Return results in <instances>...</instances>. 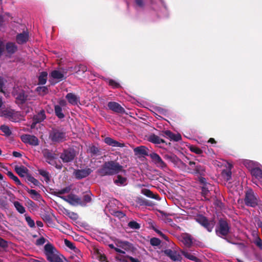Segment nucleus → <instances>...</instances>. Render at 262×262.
<instances>
[{
  "label": "nucleus",
  "mask_w": 262,
  "mask_h": 262,
  "mask_svg": "<svg viewBox=\"0 0 262 262\" xmlns=\"http://www.w3.org/2000/svg\"><path fill=\"white\" fill-rule=\"evenodd\" d=\"M120 172L126 173V171L123 169L122 166L113 161L105 162L102 168L98 170V173L101 176L114 175Z\"/></svg>",
  "instance_id": "f257e3e1"
},
{
  "label": "nucleus",
  "mask_w": 262,
  "mask_h": 262,
  "mask_svg": "<svg viewBox=\"0 0 262 262\" xmlns=\"http://www.w3.org/2000/svg\"><path fill=\"white\" fill-rule=\"evenodd\" d=\"M44 252L50 262H62L58 252L52 244H46L44 247Z\"/></svg>",
  "instance_id": "f03ea898"
},
{
  "label": "nucleus",
  "mask_w": 262,
  "mask_h": 262,
  "mask_svg": "<svg viewBox=\"0 0 262 262\" xmlns=\"http://www.w3.org/2000/svg\"><path fill=\"white\" fill-rule=\"evenodd\" d=\"M115 245L116 246L115 251L120 254H124L126 251L133 249V245L127 241L117 239L115 241Z\"/></svg>",
  "instance_id": "7ed1b4c3"
},
{
  "label": "nucleus",
  "mask_w": 262,
  "mask_h": 262,
  "mask_svg": "<svg viewBox=\"0 0 262 262\" xmlns=\"http://www.w3.org/2000/svg\"><path fill=\"white\" fill-rule=\"evenodd\" d=\"M1 116H4L13 122H17L23 120V116L20 113L12 110L6 109L0 113Z\"/></svg>",
  "instance_id": "20e7f679"
},
{
  "label": "nucleus",
  "mask_w": 262,
  "mask_h": 262,
  "mask_svg": "<svg viewBox=\"0 0 262 262\" xmlns=\"http://www.w3.org/2000/svg\"><path fill=\"white\" fill-rule=\"evenodd\" d=\"M245 202L246 205L252 207L257 205L258 199L252 189H249L246 191Z\"/></svg>",
  "instance_id": "39448f33"
},
{
  "label": "nucleus",
  "mask_w": 262,
  "mask_h": 262,
  "mask_svg": "<svg viewBox=\"0 0 262 262\" xmlns=\"http://www.w3.org/2000/svg\"><path fill=\"white\" fill-rule=\"evenodd\" d=\"M250 173L252 177V181L254 183H259L262 185V165L259 164V166L256 167L253 169Z\"/></svg>",
  "instance_id": "423d86ee"
},
{
  "label": "nucleus",
  "mask_w": 262,
  "mask_h": 262,
  "mask_svg": "<svg viewBox=\"0 0 262 262\" xmlns=\"http://www.w3.org/2000/svg\"><path fill=\"white\" fill-rule=\"evenodd\" d=\"M151 162L158 167L164 169L166 167V164L163 161L159 155L155 152H151L149 155Z\"/></svg>",
  "instance_id": "0eeeda50"
},
{
  "label": "nucleus",
  "mask_w": 262,
  "mask_h": 262,
  "mask_svg": "<svg viewBox=\"0 0 262 262\" xmlns=\"http://www.w3.org/2000/svg\"><path fill=\"white\" fill-rule=\"evenodd\" d=\"M216 232L219 236L227 235L229 232V227L228 223L225 221H220L219 226L217 229L216 230Z\"/></svg>",
  "instance_id": "6e6552de"
},
{
  "label": "nucleus",
  "mask_w": 262,
  "mask_h": 262,
  "mask_svg": "<svg viewBox=\"0 0 262 262\" xmlns=\"http://www.w3.org/2000/svg\"><path fill=\"white\" fill-rule=\"evenodd\" d=\"M196 220L199 224L204 226L209 232L212 231L215 225L214 221H208L205 217L203 216H198L196 219Z\"/></svg>",
  "instance_id": "1a4fd4ad"
},
{
  "label": "nucleus",
  "mask_w": 262,
  "mask_h": 262,
  "mask_svg": "<svg viewBox=\"0 0 262 262\" xmlns=\"http://www.w3.org/2000/svg\"><path fill=\"white\" fill-rule=\"evenodd\" d=\"M65 201L68 202L73 205H82L80 199L77 195L73 194H70L68 196H62L60 197Z\"/></svg>",
  "instance_id": "9d476101"
},
{
  "label": "nucleus",
  "mask_w": 262,
  "mask_h": 262,
  "mask_svg": "<svg viewBox=\"0 0 262 262\" xmlns=\"http://www.w3.org/2000/svg\"><path fill=\"white\" fill-rule=\"evenodd\" d=\"M50 139L54 142H61L66 138L65 133L58 130H53L50 134Z\"/></svg>",
  "instance_id": "9b49d317"
},
{
  "label": "nucleus",
  "mask_w": 262,
  "mask_h": 262,
  "mask_svg": "<svg viewBox=\"0 0 262 262\" xmlns=\"http://www.w3.org/2000/svg\"><path fill=\"white\" fill-rule=\"evenodd\" d=\"M21 139L24 143L33 146H36L38 144V140L34 136L30 135H23L21 136Z\"/></svg>",
  "instance_id": "f8f14e48"
},
{
  "label": "nucleus",
  "mask_w": 262,
  "mask_h": 262,
  "mask_svg": "<svg viewBox=\"0 0 262 262\" xmlns=\"http://www.w3.org/2000/svg\"><path fill=\"white\" fill-rule=\"evenodd\" d=\"M92 171L89 168L78 169L74 171V174L77 179H82L88 176Z\"/></svg>",
  "instance_id": "ddd939ff"
},
{
  "label": "nucleus",
  "mask_w": 262,
  "mask_h": 262,
  "mask_svg": "<svg viewBox=\"0 0 262 262\" xmlns=\"http://www.w3.org/2000/svg\"><path fill=\"white\" fill-rule=\"evenodd\" d=\"M241 163L243 164L249 171L250 172L253 169H254L257 166H259V163L250 160L244 159L241 161Z\"/></svg>",
  "instance_id": "4468645a"
},
{
  "label": "nucleus",
  "mask_w": 262,
  "mask_h": 262,
  "mask_svg": "<svg viewBox=\"0 0 262 262\" xmlns=\"http://www.w3.org/2000/svg\"><path fill=\"white\" fill-rule=\"evenodd\" d=\"M164 253L173 261H180L182 259L181 255L175 251L167 249Z\"/></svg>",
  "instance_id": "2eb2a0df"
},
{
  "label": "nucleus",
  "mask_w": 262,
  "mask_h": 262,
  "mask_svg": "<svg viewBox=\"0 0 262 262\" xmlns=\"http://www.w3.org/2000/svg\"><path fill=\"white\" fill-rule=\"evenodd\" d=\"M13 93L17 101H19L20 103H23L26 100L29 99L28 95L24 91H21L19 93H16L15 90H14Z\"/></svg>",
  "instance_id": "dca6fc26"
},
{
  "label": "nucleus",
  "mask_w": 262,
  "mask_h": 262,
  "mask_svg": "<svg viewBox=\"0 0 262 262\" xmlns=\"http://www.w3.org/2000/svg\"><path fill=\"white\" fill-rule=\"evenodd\" d=\"M29 36V33L27 31H24L16 36V41L18 44L25 43L28 40Z\"/></svg>",
  "instance_id": "f3484780"
},
{
  "label": "nucleus",
  "mask_w": 262,
  "mask_h": 262,
  "mask_svg": "<svg viewBox=\"0 0 262 262\" xmlns=\"http://www.w3.org/2000/svg\"><path fill=\"white\" fill-rule=\"evenodd\" d=\"M75 154L73 151L66 150L61 154L60 158L63 162H69L73 160Z\"/></svg>",
  "instance_id": "a211bd4d"
},
{
  "label": "nucleus",
  "mask_w": 262,
  "mask_h": 262,
  "mask_svg": "<svg viewBox=\"0 0 262 262\" xmlns=\"http://www.w3.org/2000/svg\"><path fill=\"white\" fill-rule=\"evenodd\" d=\"M108 108L117 113H123L124 112V108L118 103L115 102H110L107 105Z\"/></svg>",
  "instance_id": "6ab92c4d"
},
{
  "label": "nucleus",
  "mask_w": 262,
  "mask_h": 262,
  "mask_svg": "<svg viewBox=\"0 0 262 262\" xmlns=\"http://www.w3.org/2000/svg\"><path fill=\"white\" fill-rule=\"evenodd\" d=\"M134 151L136 155L142 156H149L148 149L145 146H140L134 148Z\"/></svg>",
  "instance_id": "aec40b11"
},
{
  "label": "nucleus",
  "mask_w": 262,
  "mask_h": 262,
  "mask_svg": "<svg viewBox=\"0 0 262 262\" xmlns=\"http://www.w3.org/2000/svg\"><path fill=\"white\" fill-rule=\"evenodd\" d=\"M52 78L55 80L56 82L60 81L64 78V75L62 71L59 70H54L51 73Z\"/></svg>",
  "instance_id": "412c9836"
},
{
  "label": "nucleus",
  "mask_w": 262,
  "mask_h": 262,
  "mask_svg": "<svg viewBox=\"0 0 262 262\" xmlns=\"http://www.w3.org/2000/svg\"><path fill=\"white\" fill-rule=\"evenodd\" d=\"M232 165L230 163H227V167L228 169L223 170L222 172V177L226 181H229L231 178V169L232 168Z\"/></svg>",
  "instance_id": "4be33fe9"
},
{
  "label": "nucleus",
  "mask_w": 262,
  "mask_h": 262,
  "mask_svg": "<svg viewBox=\"0 0 262 262\" xmlns=\"http://www.w3.org/2000/svg\"><path fill=\"white\" fill-rule=\"evenodd\" d=\"M45 119V115L44 112H40L37 115L34 116L33 122L31 125V128H33L35 127L36 124L39 123L43 121Z\"/></svg>",
  "instance_id": "5701e85b"
},
{
  "label": "nucleus",
  "mask_w": 262,
  "mask_h": 262,
  "mask_svg": "<svg viewBox=\"0 0 262 262\" xmlns=\"http://www.w3.org/2000/svg\"><path fill=\"white\" fill-rule=\"evenodd\" d=\"M163 135L165 137L169 138L170 140L176 141H179L181 139V136L180 134H174L169 130H165L163 132Z\"/></svg>",
  "instance_id": "b1692460"
},
{
  "label": "nucleus",
  "mask_w": 262,
  "mask_h": 262,
  "mask_svg": "<svg viewBox=\"0 0 262 262\" xmlns=\"http://www.w3.org/2000/svg\"><path fill=\"white\" fill-rule=\"evenodd\" d=\"M104 142L107 145L113 147H123L124 144L118 142V141L113 139L110 137H106L104 139Z\"/></svg>",
  "instance_id": "393cba45"
},
{
  "label": "nucleus",
  "mask_w": 262,
  "mask_h": 262,
  "mask_svg": "<svg viewBox=\"0 0 262 262\" xmlns=\"http://www.w3.org/2000/svg\"><path fill=\"white\" fill-rule=\"evenodd\" d=\"M114 183L118 186H123L127 185V179L125 177L118 175L114 180Z\"/></svg>",
  "instance_id": "a878e982"
},
{
  "label": "nucleus",
  "mask_w": 262,
  "mask_h": 262,
  "mask_svg": "<svg viewBox=\"0 0 262 262\" xmlns=\"http://www.w3.org/2000/svg\"><path fill=\"white\" fill-rule=\"evenodd\" d=\"M15 170L17 173L21 177H25L28 173V169L24 166H16Z\"/></svg>",
  "instance_id": "bb28decb"
},
{
  "label": "nucleus",
  "mask_w": 262,
  "mask_h": 262,
  "mask_svg": "<svg viewBox=\"0 0 262 262\" xmlns=\"http://www.w3.org/2000/svg\"><path fill=\"white\" fill-rule=\"evenodd\" d=\"M66 98L69 102L73 105L77 104L79 100L78 98L72 93L68 94L66 96Z\"/></svg>",
  "instance_id": "cd10ccee"
},
{
  "label": "nucleus",
  "mask_w": 262,
  "mask_h": 262,
  "mask_svg": "<svg viewBox=\"0 0 262 262\" xmlns=\"http://www.w3.org/2000/svg\"><path fill=\"white\" fill-rule=\"evenodd\" d=\"M17 47L14 43L8 42L6 45V49L8 54H11L15 53L17 50Z\"/></svg>",
  "instance_id": "c85d7f7f"
},
{
  "label": "nucleus",
  "mask_w": 262,
  "mask_h": 262,
  "mask_svg": "<svg viewBox=\"0 0 262 262\" xmlns=\"http://www.w3.org/2000/svg\"><path fill=\"white\" fill-rule=\"evenodd\" d=\"M181 241L187 247H189L192 243L190 236L186 234L182 236Z\"/></svg>",
  "instance_id": "c756f323"
},
{
  "label": "nucleus",
  "mask_w": 262,
  "mask_h": 262,
  "mask_svg": "<svg viewBox=\"0 0 262 262\" xmlns=\"http://www.w3.org/2000/svg\"><path fill=\"white\" fill-rule=\"evenodd\" d=\"M189 166L191 168V170L189 171V172L200 173L203 171V169L200 166L195 165V163L193 162H190Z\"/></svg>",
  "instance_id": "7c9ffc66"
},
{
  "label": "nucleus",
  "mask_w": 262,
  "mask_h": 262,
  "mask_svg": "<svg viewBox=\"0 0 262 262\" xmlns=\"http://www.w3.org/2000/svg\"><path fill=\"white\" fill-rule=\"evenodd\" d=\"M148 140L155 144H160L164 142L163 140L155 135H150L148 138Z\"/></svg>",
  "instance_id": "2f4dec72"
},
{
  "label": "nucleus",
  "mask_w": 262,
  "mask_h": 262,
  "mask_svg": "<svg viewBox=\"0 0 262 262\" xmlns=\"http://www.w3.org/2000/svg\"><path fill=\"white\" fill-rule=\"evenodd\" d=\"M27 191L30 194L31 197L35 200H38L40 198V194L34 189H29V188L26 189Z\"/></svg>",
  "instance_id": "473e14b6"
},
{
  "label": "nucleus",
  "mask_w": 262,
  "mask_h": 262,
  "mask_svg": "<svg viewBox=\"0 0 262 262\" xmlns=\"http://www.w3.org/2000/svg\"><path fill=\"white\" fill-rule=\"evenodd\" d=\"M64 244L66 246L71 250H73L75 253H78L79 252V250L76 248L74 244L68 241V239H64Z\"/></svg>",
  "instance_id": "72a5a7b5"
},
{
  "label": "nucleus",
  "mask_w": 262,
  "mask_h": 262,
  "mask_svg": "<svg viewBox=\"0 0 262 262\" xmlns=\"http://www.w3.org/2000/svg\"><path fill=\"white\" fill-rule=\"evenodd\" d=\"M13 204L18 212L21 214L25 213V209L19 202L15 201L14 202Z\"/></svg>",
  "instance_id": "f704fd0d"
},
{
  "label": "nucleus",
  "mask_w": 262,
  "mask_h": 262,
  "mask_svg": "<svg viewBox=\"0 0 262 262\" xmlns=\"http://www.w3.org/2000/svg\"><path fill=\"white\" fill-rule=\"evenodd\" d=\"M181 252L183 254V255L187 258L190 260L197 261L198 258L191 253L185 251H182Z\"/></svg>",
  "instance_id": "c9c22d12"
},
{
  "label": "nucleus",
  "mask_w": 262,
  "mask_h": 262,
  "mask_svg": "<svg viewBox=\"0 0 262 262\" xmlns=\"http://www.w3.org/2000/svg\"><path fill=\"white\" fill-rule=\"evenodd\" d=\"M47 75L48 74L46 72H43L41 73L38 78L39 84H44L46 83L47 78Z\"/></svg>",
  "instance_id": "e433bc0d"
},
{
  "label": "nucleus",
  "mask_w": 262,
  "mask_h": 262,
  "mask_svg": "<svg viewBox=\"0 0 262 262\" xmlns=\"http://www.w3.org/2000/svg\"><path fill=\"white\" fill-rule=\"evenodd\" d=\"M36 90L40 95L42 96L46 95L48 92V89L44 86H38L36 88Z\"/></svg>",
  "instance_id": "4c0bfd02"
},
{
  "label": "nucleus",
  "mask_w": 262,
  "mask_h": 262,
  "mask_svg": "<svg viewBox=\"0 0 262 262\" xmlns=\"http://www.w3.org/2000/svg\"><path fill=\"white\" fill-rule=\"evenodd\" d=\"M55 112L56 115L58 116L59 118H63L64 117V115L62 113V109L61 107L59 105L55 106Z\"/></svg>",
  "instance_id": "58836bf2"
},
{
  "label": "nucleus",
  "mask_w": 262,
  "mask_h": 262,
  "mask_svg": "<svg viewBox=\"0 0 262 262\" xmlns=\"http://www.w3.org/2000/svg\"><path fill=\"white\" fill-rule=\"evenodd\" d=\"M7 174L8 176L16 183V184L18 185H20L21 184L18 178L15 176L12 172L8 171Z\"/></svg>",
  "instance_id": "ea45409f"
},
{
  "label": "nucleus",
  "mask_w": 262,
  "mask_h": 262,
  "mask_svg": "<svg viewBox=\"0 0 262 262\" xmlns=\"http://www.w3.org/2000/svg\"><path fill=\"white\" fill-rule=\"evenodd\" d=\"M189 148L191 151H192L196 154H198V155H200V154H202V152H203V151L202 149H201L200 148H199L196 146H195L190 145L189 146Z\"/></svg>",
  "instance_id": "a19ab883"
},
{
  "label": "nucleus",
  "mask_w": 262,
  "mask_h": 262,
  "mask_svg": "<svg viewBox=\"0 0 262 262\" xmlns=\"http://www.w3.org/2000/svg\"><path fill=\"white\" fill-rule=\"evenodd\" d=\"M107 82L113 88H118L120 86L119 82L113 79H107Z\"/></svg>",
  "instance_id": "79ce46f5"
},
{
  "label": "nucleus",
  "mask_w": 262,
  "mask_h": 262,
  "mask_svg": "<svg viewBox=\"0 0 262 262\" xmlns=\"http://www.w3.org/2000/svg\"><path fill=\"white\" fill-rule=\"evenodd\" d=\"M165 158L167 159V160H169L170 161H171L172 162H174V163H177V162H180L179 159L176 156H174L173 155H165Z\"/></svg>",
  "instance_id": "37998d69"
},
{
  "label": "nucleus",
  "mask_w": 262,
  "mask_h": 262,
  "mask_svg": "<svg viewBox=\"0 0 262 262\" xmlns=\"http://www.w3.org/2000/svg\"><path fill=\"white\" fill-rule=\"evenodd\" d=\"M39 173L40 175H41L42 177L45 178V180L48 182L50 180V177H49V173L47 171L41 169L39 170Z\"/></svg>",
  "instance_id": "c03bdc74"
},
{
  "label": "nucleus",
  "mask_w": 262,
  "mask_h": 262,
  "mask_svg": "<svg viewBox=\"0 0 262 262\" xmlns=\"http://www.w3.org/2000/svg\"><path fill=\"white\" fill-rule=\"evenodd\" d=\"M1 130L7 136H9L11 134L9 127L5 125L1 126Z\"/></svg>",
  "instance_id": "a18cd8bd"
},
{
  "label": "nucleus",
  "mask_w": 262,
  "mask_h": 262,
  "mask_svg": "<svg viewBox=\"0 0 262 262\" xmlns=\"http://www.w3.org/2000/svg\"><path fill=\"white\" fill-rule=\"evenodd\" d=\"M129 256H124L121 254H119L116 256L117 259L119 262H128L127 259L128 258Z\"/></svg>",
  "instance_id": "49530a36"
},
{
  "label": "nucleus",
  "mask_w": 262,
  "mask_h": 262,
  "mask_svg": "<svg viewBox=\"0 0 262 262\" xmlns=\"http://www.w3.org/2000/svg\"><path fill=\"white\" fill-rule=\"evenodd\" d=\"M128 225L130 228L134 229H139L140 227V225L138 223H137L136 222H135V221H131V222H129Z\"/></svg>",
  "instance_id": "de8ad7c7"
},
{
  "label": "nucleus",
  "mask_w": 262,
  "mask_h": 262,
  "mask_svg": "<svg viewBox=\"0 0 262 262\" xmlns=\"http://www.w3.org/2000/svg\"><path fill=\"white\" fill-rule=\"evenodd\" d=\"M150 244L152 246H158L161 244V241L157 238H152L150 241Z\"/></svg>",
  "instance_id": "09e8293b"
},
{
  "label": "nucleus",
  "mask_w": 262,
  "mask_h": 262,
  "mask_svg": "<svg viewBox=\"0 0 262 262\" xmlns=\"http://www.w3.org/2000/svg\"><path fill=\"white\" fill-rule=\"evenodd\" d=\"M66 214L71 219H72L74 220H76L78 218V215L76 213H75L73 212H71L68 210H66Z\"/></svg>",
  "instance_id": "8fccbe9b"
},
{
  "label": "nucleus",
  "mask_w": 262,
  "mask_h": 262,
  "mask_svg": "<svg viewBox=\"0 0 262 262\" xmlns=\"http://www.w3.org/2000/svg\"><path fill=\"white\" fill-rule=\"evenodd\" d=\"M91 201V194H85L83 196V202L81 201L83 204L82 205H85L86 203H89Z\"/></svg>",
  "instance_id": "3c124183"
},
{
  "label": "nucleus",
  "mask_w": 262,
  "mask_h": 262,
  "mask_svg": "<svg viewBox=\"0 0 262 262\" xmlns=\"http://www.w3.org/2000/svg\"><path fill=\"white\" fill-rule=\"evenodd\" d=\"M26 221L27 222L28 225L30 227H33L35 226L34 222L30 216H26Z\"/></svg>",
  "instance_id": "603ef678"
},
{
  "label": "nucleus",
  "mask_w": 262,
  "mask_h": 262,
  "mask_svg": "<svg viewBox=\"0 0 262 262\" xmlns=\"http://www.w3.org/2000/svg\"><path fill=\"white\" fill-rule=\"evenodd\" d=\"M28 181L32 183L33 185L37 186L39 184V182L36 179L32 177H29L28 178Z\"/></svg>",
  "instance_id": "864d4df0"
},
{
  "label": "nucleus",
  "mask_w": 262,
  "mask_h": 262,
  "mask_svg": "<svg viewBox=\"0 0 262 262\" xmlns=\"http://www.w3.org/2000/svg\"><path fill=\"white\" fill-rule=\"evenodd\" d=\"M202 192L204 196H206L208 195V193L209 192V191L208 190L207 185H205L202 187Z\"/></svg>",
  "instance_id": "5fc2aeb1"
},
{
  "label": "nucleus",
  "mask_w": 262,
  "mask_h": 262,
  "mask_svg": "<svg viewBox=\"0 0 262 262\" xmlns=\"http://www.w3.org/2000/svg\"><path fill=\"white\" fill-rule=\"evenodd\" d=\"M97 258L100 261H104L106 260V257L104 255L102 254L101 253H98L97 254Z\"/></svg>",
  "instance_id": "6e6d98bb"
},
{
  "label": "nucleus",
  "mask_w": 262,
  "mask_h": 262,
  "mask_svg": "<svg viewBox=\"0 0 262 262\" xmlns=\"http://www.w3.org/2000/svg\"><path fill=\"white\" fill-rule=\"evenodd\" d=\"M70 190H71V188L69 187H66L65 188L61 189V190H59L58 192V193L60 194H64V193L69 192L70 191Z\"/></svg>",
  "instance_id": "4d7b16f0"
},
{
  "label": "nucleus",
  "mask_w": 262,
  "mask_h": 262,
  "mask_svg": "<svg viewBox=\"0 0 262 262\" xmlns=\"http://www.w3.org/2000/svg\"><path fill=\"white\" fill-rule=\"evenodd\" d=\"M45 243V239L43 237H41L36 240L37 245H42Z\"/></svg>",
  "instance_id": "13d9d810"
},
{
  "label": "nucleus",
  "mask_w": 262,
  "mask_h": 262,
  "mask_svg": "<svg viewBox=\"0 0 262 262\" xmlns=\"http://www.w3.org/2000/svg\"><path fill=\"white\" fill-rule=\"evenodd\" d=\"M8 15H6L5 16H3L0 15V26L2 25L3 23L7 21V17H8Z\"/></svg>",
  "instance_id": "bf43d9fd"
},
{
  "label": "nucleus",
  "mask_w": 262,
  "mask_h": 262,
  "mask_svg": "<svg viewBox=\"0 0 262 262\" xmlns=\"http://www.w3.org/2000/svg\"><path fill=\"white\" fill-rule=\"evenodd\" d=\"M145 194L146 195H147V196L150 197V198H154V194L150 190H145Z\"/></svg>",
  "instance_id": "052dcab7"
},
{
  "label": "nucleus",
  "mask_w": 262,
  "mask_h": 262,
  "mask_svg": "<svg viewBox=\"0 0 262 262\" xmlns=\"http://www.w3.org/2000/svg\"><path fill=\"white\" fill-rule=\"evenodd\" d=\"M7 246V242L3 239L0 237V246L2 247H5Z\"/></svg>",
  "instance_id": "680f3d73"
},
{
  "label": "nucleus",
  "mask_w": 262,
  "mask_h": 262,
  "mask_svg": "<svg viewBox=\"0 0 262 262\" xmlns=\"http://www.w3.org/2000/svg\"><path fill=\"white\" fill-rule=\"evenodd\" d=\"M255 244L257 246H258L260 248L262 249V241L260 239L257 238L255 240Z\"/></svg>",
  "instance_id": "e2e57ef3"
},
{
  "label": "nucleus",
  "mask_w": 262,
  "mask_h": 262,
  "mask_svg": "<svg viewBox=\"0 0 262 262\" xmlns=\"http://www.w3.org/2000/svg\"><path fill=\"white\" fill-rule=\"evenodd\" d=\"M135 2L137 5L139 7H142L144 5V3L142 0H135Z\"/></svg>",
  "instance_id": "0e129e2a"
},
{
  "label": "nucleus",
  "mask_w": 262,
  "mask_h": 262,
  "mask_svg": "<svg viewBox=\"0 0 262 262\" xmlns=\"http://www.w3.org/2000/svg\"><path fill=\"white\" fill-rule=\"evenodd\" d=\"M4 49V45L2 41H0V55L2 54Z\"/></svg>",
  "instance_id": "69168bd1"
},
{
  "label": "nucleus",
  "mask_w": 262,
  "mask_h": 262,
  "mask_svg": "<svg viewBox=\"0 0 262 262\" xmlns=\"http://www.w3.org/2000/svg\"><path fill=\"white\" fill-rule=\"evenodd\" d=\"M128 258L132 262H140V261L137 258H135L131 256L128 257Z\"/></svg>",
  "instance_id": "338daca9"
},
{
  "label": "nucleus",
  "mask_w": 262,
  "mask_h": 262,
  "mask_svg": "<svg viewBox=\"0 0 262 262\" xmlns=\"http://www.w3.org/2000/svg\"><path fill=\"white\" fill-rule=\"evenodd\" d=\"M13 155L15 157H20L21 156V154L17 151H14L13 152Z\"/></svg>",
  "instance_id": "774afa93"
}]
</instances>
